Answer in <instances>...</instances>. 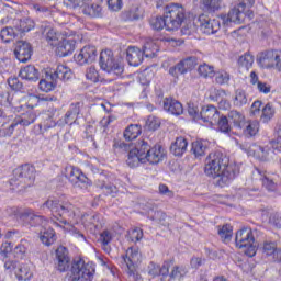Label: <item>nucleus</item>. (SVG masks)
Here are the masks:
<instances>
[{
    "mask_svg": "<svg viewBox=\"0 0 281 281\" xmlns=\"http://www.w3.org/2000/svg\"><path fill=\"white\" fill-rule=\"evenodd\" d=\"M36 172L34 167L26 164L13 170V177L10 179L9 184L11 190L23 192V190L34 186Z\"/></svg>",
    "mask_w": 281,
    "mask_h": 281,
    "instance_id": "20e7f679",
    "label": "nucleus"
},
{
    "mask_svg": "<svg viewBox=\"0 0 281 281\" xmlns=\"http://www.w3.org/2000/svg\"><path fill=\"white\" fill-rule=\"evenodd\" d=\"M210 100L213 102H220L224 98H227V92L223 89H214L211 94L209 95Z\"/></svg>",
    "mask_w": 281,
    "mask_h": 281,
    "instance_id": "4d7b16f0",
    "label": "nucleus"
},
{
    "mask_svg": "<svg viewBox=\"0 0 281 281\" xmlns=\"http://www.w3.org/2000/svg\"><path fill=\"white\" fill-rule=\"evenodd\" d=\"M16 126H19V123L14 119L8 127L0 130L1 137H12Z\"/></svg>",
    "mask_w": 281,
    "mask_h": 281,
    "instance_id": "13d9d810",
    "label": "nucleus"
},
{
    "mask_svg": "<svg viewBox=\"0 0 281 281\" xmlns=\"http://www.w3.org/2000/svg\"><path fill=\"white\" fill-rule=\"evenodd\" d=\"M233 228L232 225L225 224L218 229V236L224 243H229L232 240Z\"/></svg>",
    "mask_w": 281,
    "mask_h": 281,
    "instance_id": "09e8293b",
    "label": "nucleus"
},
{
    "mask_svg": "<svg viewBox=\"0 0 281 281\" xmlns=\"http://www.w3.org/2000/svg\"><path fill=\"white\" fill-rule=\"evenodd\" d=\"M19 267H20V263L16 260H7L4 262V269L8 273H14L15 274Z\"/></svg>",
    "mask_w": 281,
    "mask_h": 281,
    "instance_id": "e2e57ef3",
    "label": "nucleus"
},
{
    "mask_svg": "<svg viewBox=\"0 0 281 281\" xmlns=\"http://www.w3.org/2000/svg\"><path fill=\"white\" fill-rule=\"evenodd\" d=\"M56 126V120L52 113H45L42 115V121L38 124L41 133H45V131H49V128H54Z\"/></svg>",
    "mask_w": 281,
    "mask_h": 281,
    "instance_id": "4c0bfd02",
    "label": "nucleus"
},
{
    "mask_svg": "<svg viewBox=\"0 0 281 281\" xmlns=\"http://www.w3.org/2000/svg\"><path fill=\"white\" fill-rule=\"evenodd\" d=\"M82 12L86 16L98 19L99 16H102V7L100 4L90 3L89 0H86L83 2Z\"/></svg>",
    "mask_w": 281,
    "mask_h": 281,
    "instance_id": "c756f323",
    "label": "nucleus"
},
{
    "mask_svg": "<svg viewBox=\"0 0 281 281\" xmlns=\"http://www.w3.org/2000/svg\"><path fill=\"white\" fill-rule=\"evenodd\" d=\"M87 0H64V5L69 10H76V8H82Z\"/></svg>",
    "mask_w": 281,
    "mask_h": 281,
    "instance_id": "0e129e2a",
    "label": "nucleus"
},
{
    "mask_svg": "<svg viewBox=\"0 0 281 281\" xmlns=\"http://www.w3.org/2000/svg\"><path fill=\"white\" fill-rule=\"evenodd\" d=\"M113 148L117 150V153H131V144H126L122 140L115 142Z\"/></svg>",
    "mask_w": 281,
    "mask_h": 281,
    "instance_id": "338daca9",
    "label": "nucleus"
},
{
    "mask_svg": "<svg viewBox=\"0 0 281 281\" xmlns=\"http://www.w3.org/2000/svg\"><path fill=\"white\" fill-rule=\"evenodd\" d=\"M164 157H166V149H164L161 145H155L154 147H150L146 162L153 165L159 164V161H164Z\"/></svg>",
    "mask_w": 281,
    "mask_h": 281,
    "instance_id": "c85d7f7f",
    "label": "nucleus"
},
{
    "mask_svg": "<svg viewBox=\"0 0 281 281\" xmlns=\"http://www.w3.org/2000/svg\"><path fill=\"white\" fill-rule=\"evenodd\" d=\"M165 16L169 32L179 30L186 21V8L177 3H171L165 8Z\"/></svg>",
    "mask_w": 281,
    "mask_h": 281,
    "instance_id": "6e6552de",
    "label": "nucleus"
},
{
    "mask_svg": "<svg viewBox=\"0 0 281 281\" xmlns=\"http://www.w3.org/2000/svg\"><path fill=\"white\" fill-rule=\"evenodd\" d=\"M254 243H256V239L254 238L251 228H243L236 233L235 244L238 249H244V247L254 245Z\"/></svg>",
    "mask_w": 281,
    "mask_h": 281,
    "instance_id": "f3484780",
    "label": "nucleus"
},
{
    "mask_svg": "<svg viewBox=\"0 0 281 281\" xmlns=\"http://www.w3.org/2000/svg\"><path fill=\"white\" fill-rule=\"evenodd\" d=\"M19 281H30L32 279V270L26 265H20L15 271Z\"/></svg>",
    "mask_w": 281,
    "mask_h": 281,
    "instance_id": "37998d69",
    "label": "nucleus"
},
{
    "mask_svg": "<svg viewBox=\"0 0 281 281\" xmlns=\"http://www.w3.org/2000/svg\"><path fill=\"white\" fill-rule=\"evenodd\" d=\"M201 5L204 12L212 14L221 10V5H223V1L222 0H201Z\"/></svg>",
    "mask_w": 281,
    "mask_h": 281,
    "instance_id": "f704fd0d",
    "label": "nucleus"
},
{
    "mask_svg": "<svg viewBox=\"0 0 281 281\" xmlns=\"http://www.w3.org/2000/svg\"><path fill=\"white\" fill-rule=\"evenodd\" d=\"M262 254L268 256L272 262H281V248H278L276 241L265 240L262 244Z\"/></svg>",
    "mask_w": 281,
    "mask_h": 281,
    "instance_id": "412c9836",
    "label": "nucleus"
},
{
    "mask_svg": "<svg viewBox=\"0 0 281 281\" xmlns=\"http://www.w3.org/2000/svg\"><path fill=\"white\" fill-rule=\"evenodd\" d=\"M237 63L239 67H244L245 69H250V67H252L254 65V55L246 53L238 58Z\"/></svg>",
    "mask_w": 281,
    "mask_h": 281,
    "instance_id": "603ef678",
    "label": "nucleus"
},
{
    "mask_svg": "<svg viewBox=\"0 0 281 281\" xmlns=\"http://www.w3.org/2000/svg\"><path fill=\"white\" fill-rule=\"evenodd\" d=\"M257 172L260 175V181L265 190L268 192L278 191V183H280V176L278 173H271L260 169H257Z\"/></svg>",
    "mask_w": 281,
    "mask_h": 281,
    "instance_id": "4468645a",
    "label": "nucleus"
},
{
    "mask_svg": "<svg viewBox=\"0 0 281 281\" xmlns=\"http://www.w3.org/2000/svg\"><path fill=\"white\" fill-rule=\"evenodd\" d=\"M52 212L50 222L56 227H61L65 232H70L76 238H85V235L71 225V221L76 218V206L68 201L60 202L58 200L48 199L42 205Z\"/></svg>",
    "mask_w": 281,
    "mask_h": 281,
    "instance_id": "f03ea898",
    "label": "nucleus"
},
{
    "mask_svg": "<svg viewBox=\"0 0 281 281\" xmlns=\"http://www.w3.org/2000/svg\"><path fill=\"white\" fill-rule=\"evenodd\" d=\"M15 122L21 126H30V124H34V122H36V112L30 110L21 116L15 117Z\"/></svg>",
    "mask_w": 281,
    "mask_h": 281,
    "instance_id": "e433bc0d",
    "label": "nucleus"
},
{
    "mask_svg": "<svg viewBox=\"0 0 281 281\" xmlns=\"http://www.w3.org/2000/svg\"><path fill=\"white\" fill-rule=\"evenodd\" d=\"M46 78L47 80L56 81L58 85V82H68V80H71L74 72L66 65H57L56 68H50L46 71Z\"/></svg>",
    "mask_w": 281,
    "mask_h": 281,
    "instance_id": "9b49d317",
    "label": "nucleus"
},
{
    "mask_svg": "<svg viewBox=\"0 0 281 281\" xmlns=\"http://www.w3.org/2000/svg\"><path fill=\"white\" fill-rule=\"evenodd\" d=\"M239 148L244 150L249 157H257L260 153V145L250 142H244L239 144Z\"/></svg>",
    "mask_w": 281,
    "mask_h": 281,
    "instance_id": "58836bf2",
    "label": "nucleus"
},
{
    "mask_svg": "<svg viewBox=\"0 0 281 281\" xmlns=\"http://www.w3.org/2000/svg\"><path fill=\"white\" fill-rule=\"evenodd\" d=\"M159 126H161V122H159V119H157L156 116H149L147 119L146 128H148V131H157Z\"/></svg>",
    "mask_w": 281,
    "mask_h": 281,
    "instance_id": "680f3d73",
    "label": "nucleus"
},
{
    "mask_svg": "<svg viewBox=\"0 0 281 281\" xmlns=\"http://www.w3.org/2000/svg\"><path fill=\"white\" fill-rule=\"evenodd\" d=\"M258 131H260V123L257 120L245 121L244 135H246V137H256Z\"/></svg>",
    "mask_w": 281,
    "mask_h": 281,
    "instance_id": "c9c22d12",
    "label": "nucleus"
},
{
    "mask_svg": "<svg viewBox=\"0 0 281 281\" xmlns=\"http://www.w3.org/2000/svg\"><path fill=\"white\" fill-rule=\"evenodd\" d=\"M106 3L111 12H120L124 8V0H108Z\"/></svg>",
    "mask_w": 281,
    "mask_h": 281,
    "instance_id": "052dcab7",
    "label": "nucleus"
},
{
    "mask_svg": "<svg viewBox=\"0 0 281 281\" xmlns=\"http://www.w3.org/2000/svg\"><path fill=\"white\" fill-rule=\"evenodd\" d=\"M210 148V144L207 140H195L192 143L191 153L194 155V157H205V153H207Z\"/></svg>",
    "mask_w": 281,
    "mask_h": 281,
    "instance_id": "2f4dec72",
    "label": "nucleus"
},
{
    "mask_svg": "<svg viewBox=\"0 0 281 281\" xmlns=\"http://www.w3.org/2000/svg\"><path fill=\"white\" fill-rule=\"evenodd\" d=\"M99 188L102 190L105 196L114 198L117 194V187L111 182L103 181L101 184H99Z\"/></svg>",
    "mask_w": 281,
    "mask_h": 281,
    "instance_id": "de8ad7c7",
    "label": "nucleus"
},
{
    "mask_svg": "<svg viewBox=\"0 0 281 281\" xmlns=\"http://www.w3.org/2000/svg\"><path fill=\"white\" fill-rule=\"evenodd\" d=\"M281 58V50H266L257 56V63L263 69L278 67V61Z\"/></svg>",
    "mask_w": 281,
    "mask_h": 281,
    "instance_id": "f8f14e48",
    "label": "nucleus"
},
{
    "mask_svg": "<svg viewBox=\"0 0 281 281\" xmlns=\"http://www.w3.org/2000/svg\"><path fill=\"white\" fill-rule=\"evenodd\" d=\"M27 249H30V241L27 239H22L18 246L14 248V252L18 258H23L25 254H27Z\"/></svg>",
    "mask_w": 281,
    "mask_h": 281,
    "instance_id": "864d4df0",
    "label": "nucleus"
},
{
    "mask_svg": "<svg viewBox=\"0 0 281 281\" xmlns=\"http://www.w3.org/2000/svg\"><path fill=\"white\" fill-rule=\"evenodd\" d=\"M41 32L43 36H45L48 45H52V47H56V45H58V32L55 31L54 26H52V23L42 22Z\"/></svg>",
    "mask_w": 281,
    "mask_h": 281,
    "instance_id": "5701e85b",
    "label": "nucleus"
},
{
    "mask_svg": "<svg viewBox=\"0 0 281 281\" xmlns=\"http://www.w3.org/2000/svg\"><path fill=\"white\" fill-rule=\"evenodd\" d=\"M74 58L79 65L95 63V58H98V48L91 45L83 46L80 52L74 56Z\"/></svg>",
    "mask_w": 281,
    "mask_h": 281,
    "instance_id": "ddd939ff",
    "label": "nucleus"
},
{
    "mask_svg": "<svg viewBox=\"0 0 281 281\" xmlns=\"http://www.w3.org/2000/svg\"><path fill=\"white\" fill-rule=\"evenodd\" d=\"M149 25L150 27H153V30L156 31L164 30V27L168 30V22H166V13H164V16H151L149 20Z\"/></svg>",
    "mask_w": 281,
    "mask_h": 281,
    "instance_id": "79ce46f5",
    "label": "nucleus"
},
{
    "mask_svg": "<svg viewBox=\"0 0 281 281\" xmlns=\"http://www.w3.org/2000/svg\"><path fill=\"white\" fill-rule=\"evenodd\" d=\"M187 150L188 139L183 137L176 138L175 143L170 146V153H172L175 157H182Z\"/></svg>",
    "mask_w": 281,
    "mask_h": 281,
    "instance_id": "7c9ffc66",
    "label": "nucleus"
},
{
    "mask_svg": "<svg viewBox=\"0 0 281 281\" xmlns=\"http://www.w3.org/2000/svg\"><path fill=\"white\" fill-rule=\"evenodd\" d=\"M221 113L214 105H205L202 108L200 112V120H203L207 124H211V126H216V123L218 122V116Z\"/></svg>",
    "mask_w": 281,
    "mask_h": 281,
    "instance_id": "4be33fe9",
    "label": "nucleus"
},
{
    "mask_svg": "<svg viewBox=\"0 0 281 281\" xmlns=\"http://www.w3.org/2000/svg\"><path fill=\"white\" fill-rule=\"evenodd\" d=\"M144 16V9L139 4H133L127 10L123 11L121 19L123 21H139Z\"/></svg>",
    "mask_w": 281,
    "mask_h": 281,
    "instance_id": "cd10ccee",
    "label": "nucleus"
},
{
    "mask_svg": "<svg viewBox=\"0 0 281 281\" xmlns=\"http://www.w3.org/2000/svg\"><path fill=\"white\" fill-rule=\"evenodd\" d=\"M95 267L92 263H85V260L78 258L71 263L67 273L69 281H93Z\"/></svg>",
    "mask_w": 281,
    "mask_h": 281,
    "instance_id": "39448f33",
    "label": "nucleus"
},
{
    "mask_svg": "<svg viewBox=\"0 0 281 281\" xmlns=\"http://www.w3.org/2000/svg\"><path fill=\"white\" fill-rule=\"evenodd\" d=\"M8 212L16 216L21 223L30 225L31 227H45V225H47L45 216L36 214L32 209H19L13 206L8 209Z\"/></svg>",
    "mask_w": 281,
    "mask_h": 281,
    "instance_id": "0eeeda50",
    "label": "nucleus"
},
{
    "mask_svg": "<svg viewBox=\"0 0 281 281\" xmlns=\"http://www.w3.org/2000/svg\"><path fill=\"white\" fill-rule=\"evenodd\" d=\"M122 262L126 266V273L133 281H142V274L137 272V268L142 262V252L138 247L127 248L125 255L122 256Z\"/></svg>",
    "mask_w": 281,
    "mask_h": 281,
    "instance_id": "423d86ee",
    "label": "nucleus"
},
{
    "mask_svg": "<svg viewBox=\"0 0 281 281\" xmlns=\"http://www.w3.org/2000/svg\"><path fill=\"white\" fill-rule=\"evenodd\" d=\"M274 133L277 135V139L271 142L272 148L276 150H281V122L277 123Z\"/></svg>",
    "mask_w": 281,
    "mask_h": 281,
    "instance_id": "bf43d9fd",
    "label": "nucleus"
},
{
    "mask_svg": "<svg viewBox=\"0 0 281 281\" xmlns=\"http://www.w3.org/2000/svg\"><path fill=\"white\" fill-rule=\"evenodd\" d=\"M64 175L66 179L77 188H85L89 183V178H87L78 167L67 166Z\"/></svg>",
    "mask_w": 281,
    "mask_h": 281,
    "instance_id": "9d476101",
    "label": "nucleus"
},
{
    "mask_svg": "<svg viewBox=\"0 0 281 281\" xmlns=\"http://www.w3.org/2000/svg\"><path fill=\"white\" fill-rule=\"evenodd\" d=\"M215 82L217 85H227L229 82V74L225 71L217 72L215 75Z\"/></svg>",
    "mask_w": 281,
    "mask_h": 281,
    "instance_id": "774afa93",
    "label": "nucleus"
},
{
    "mask_svg": "<svg viewBox=\"0 0 281 281\" xmlns=\"http://www.w3.org/2000/svg\"><path fill=\"white\" fill-rule=\"evenodd\" d=\"M245 9H243V4H237L229 10L227 15H222V21L224 25H227V23L240 24L245 21Z\"/></svg>",
    "mask_w": 281,
    "mask_h": 281,
    "instance_id": "dca6fc26",
    "label": "nucleus"
},
{
    "mask_svg": "<svg viewBox=\"0 0 281 281\" xmlns=\"http://www.w3.org/2000/svg\"><path fill=\"white\" fill-rule=\"evenodd\" d=\"M99 65L102 71L112 76V78H102L100 80V74L95 69V67H90L86 70L87 80H91V82H102V85H109L113 82V80H117L122 74H124V61H120L115 59L113 55V50L105 49L100 54Z\"/></svg>",
    "mask_w": 281,
    "mask_h": 281,
    "instance_id": "7ed1b4c3",
    "label": "nucleus"
},
{
    "mask_svg": "<svg viewBox=\"0 0 281 281\" xmlns=\"http://www.w3.org/2000/svg\"><path fill=\"white\" fill-rule=\"evenodd\" d=\"M249 102V99L247 98V92L243 89H237L235 91V97L233 99V104L237 109H241V106H246V104Z\"/></svg>",
    "mask_w": 281,
    "mask_h": 281,
    "instance_id": "ea45409f",
    "label": "nucleus"
},
{
    "mask_svg": "<svg viewBox=\"0 0 281 281\" xmlns=\"http://www.w3.org/2000/svg\"><path fill=\"white\" fill-rule=\"evenodd\" d=\"M200 21V30L203 34H216L218 30H221V20L205 18V15H201L199 18Z\"/></svg>",
    "mask_w": 281,
    "mask_h": 281,
    "instance_id": "a211bd4d",
    "label": "nucleus"
},
{
    "mask_svg": "<svg viewBox=\"0 0 281 281\" xmlns=\"http://www.w3.org/2000/svg\"><path fill=\"white\" fill-rule=\"evenodd\" d=\"M228 120L236 126L237 128H244L245 127V115L243 113L233 110L228 112Z\"/></svg>",
    "mask_w": 281,
    "mask_h": 281,
    "instance_id": "a19ab883",
    "label": "nucleus"
},
{
    "mask_svg": "<svg viewBox=\"0 0 281 281\" xmlns=\"http://www.w3.org/2000/svg\"><path fill=\"white\" fill-rule=\"evenodd\" d=\"M204 172L207 177L217 179V184L223 188L229 181L236 179L240 169L236 165H229V158L221 151L212 153L205 159Z\"/></svg>",
    "mask_w": 281,
    "mask_h": 281,
    "instance_id": "f257e3e1",
    "label": "nucleus"
},
{
    "mask_svg": "<svg viewBox=\"0 0 281 281\" xmlns=\"http://www.w3.org/2000/svg\"><path fill=\"white\" fill-rule=\"evenodd\" d=\"M157 52V45L153 43V41L147 42L142 49L143 56L146 58H155Z\"/></svg>",
    "mask_w": 281,
    "mask_h": 281,
    "instance_id": "3c124183",
    "label": "nucleus"
},
{
    "mask_svg": "<svg viewBox=\"0 0 281 281\" xmlns=\"http://www.w3.org/2000/svg\"><path fill=\"white\" fill-rule=\"evenodd\" d=\"M150 145L146 140H138L135 148L130 150V153L127 154V166L130 168H137L139 164H146V160L148 159V155L150 153Z\"/></svg>",
    "mask_w": 281,
    "mask_h": 281,
    "instance_id": "1a4fd4ad",
    "label": "nucleus"
},
{
    "mask_svg": "<svg viewBox=\"0 0 281 281\" xmlns=\"http://www.w3.org/2000/svg\"><path fill=\"white\" fill-rule=\"evenodd\" d=\"M170 261H165L162 263V267H159V265L155 262H150L147 267V271L151 278H157V276H161L160 281H166L168 278V272L170 271Z\"/></svg>",
    "mask_w": 281,
    "mask_h": 281,
    "instance_id": "aec40b11",
    "label": "nucleus"
},
{
    "mask_svg": "<svg viewBox=\"0 0 281 281\" xmlns=\"http://www.w3.org/2000/svg\"><path fill=\"white\" fill-rule=\"evenodd\" d=\"M179 71H190V69H194L196 67V57H188L181 61H179Z\"/></svg>",
    "mask_w": 281,
    "mask_h": 281,
    "instance_id": "49530a36",
    "label": "nucleus"
},
{
    "mask_svg": "<svg viewBox=\"0 0 281 281\" xmlns=\"http://www.w3.org/2000/svg\"><path fill=\"white\" fill-rule=\"evenodd\" d=\"M22 80H27L29 82H38L41 79V71L34 65H27L20 69L19 72Z\"/></svg>",
    "mask_w": 281,
    "mask_h": 281,
    "instance_id": "a878e982",
    "label": "nucleus"
},
{
    "mask_svg": "<svg viewBox=\"0 0 281 281\" xmlns=\"http://www.w3.org/2000/svg\"><path fill=\"white\" fill-rule=\"evenodd\" d=\"M126 60L131 67H139L144 63V53L135 46H130L126 50Z\"/></svg>",
    "mask_w": 281,
    "mask_h": 281,
    "instance_id": "b1692460",
    "label": "nucleus"
},
{
    "mask_svg": "<svg viewBox=\"0 0 281 281\" xmlns=\"http://www.w3.org/2000/svg\"><path fill=\"white\" fill-rule=\"evenodd\" d=\"M138 135H142V125L139 124H130L123 132V137L126 142L137 139Z\"/></svg>",
    "mask_w": 281,
    "mask_h": 281,
    "instance_id": "473e14b6",
    "label": "nucleus"
},
{
    "mask_svg": "<svg viewBox=\"0 0 281 281\" xmlns=\"http://www.w3.org/2000/svg\"><path fill=\"white\" fill-rule=\"evenodd\" d=\"M57 56L64 58L65 56H69V54H74V50L76 49V40L66 37L57 43Z\"/></svg>",
    "mask_w": 281,
    "mask_h": 281,
    "instance_id": "bb28decb",
    "label": "nucleus"
},
{
    "mask_svg": "<svg viewBox=\"0 0 281 281\" xmlns=\"http://www.w3.org/2000/svg\"><path fill=\"white\" fill-rule=\"evenodd\" d=\"M216 125L221 133H229V131H232V127L229 126V120L225 115L218 116Z\"/></svg>",
    "mask_w": 281,
    "mask_h": 281,
    "instance_id": "5fc2aeb1",
    "label": "nucleus"
},
{
    "mask_svg": "<svg viewBox=\"0 0 281 281\" xmlns=\"http://www.w3.org/2000/svg\"><path fill=\"white\" fill-rule=\"evenodd\" d=\"M40 240L46 247H52L56 243V232L53 228H43L40 233Z\"/></svg>",
    "mask_w": 281,
    "mask_h": 281,
    "instance_id": "72a5a7b5",
    "label": "nucleus"
},
{
    "mask_svg": "<svg viewBox=\"0 0 281 281\" xmlns=\"http://www.w3.org/2000/svg\"><path fill=\"white\" fill-rule=\"evenodd\" d=\"M56 269L60 273L69 271L71 259L69 258V250L65 246H59L56 250Z\"/></svg>",
    "mask_w": 281,
    "mask_h": 281,
    "instance_id": "2eb2a0df",
    "label": "nucleus"
},
{
    "mask_svg": "<svg viewBox=\"0 0 281 281\" xmlns=\"http://www.w3.org/2000/svg\"><path fill=\"white\" fill-rule=\"evenodd\" d=\"M198 72L203 78H214V67L207 64L200 65L198 68Z\"/></svg>",
    "mask_w": 281,
    "mask_h": 281,
    "instance_id": "6e6d98bb",
    "label": "nucleus"
},
{
    "mask_svg": "<svg viewBox=\"0 0 281 281\" xmlns=\"http://www.w3.org/2000/svg\"><path fill=\"white\" fill-rule=\"evenodd\" d=\"M32 44L20 41L16 43L14 55L20 63H27L32 58Z\"/></svg>",
    "mask_w": 281,
    "mask_h": 281,
    "instance_id": "6ab92c4d",
    "label": "nucleus"
},
{
    "mask_svg": "<svg viewBox=\"0 0 281 281\" xmlns=\"http://www.w3.org/2000/svg\"><path fill=\"white\" fill-rule=\"evenodd\" d=\"M58 87V83L54 79H47V75L45 79H41L38 83V88L41 91L45 93H49V91H54Z\"/></svg>",
    "mask_w": 281,
    "mask_h": 281,
    "instance_id": "c03bdc74",
    "label": "nucleus"
},
{
    "mask_svg": "<svg viewBox=\"0 0 281 281\" xmlns=\"http://www.w3.org/2000/svg\"><path fill=\"white\" fill-rule=\"evenodd\" d=\"M8 85L13 91H21L23 89V82H20L16 77H10Z\"/></svg>",
    "mask_w": 281,
    "mask_h": 281,
    "instance_id": "69168bd1",
    "label": "nucleus"
},
{
    "mask_svg": "<svg viewBox=\"0 0 281 281\" xmlns=\"http://www.w3.org/2000/svg\"><path fill=\"white\" fill-rule=\"evenodd\" d=\"M0 38L2 43H11V41L16 38V33L13 27L7 26L0 31Z\"/></svg>",
    "mask_w": 281,
    "mask_h": 281,
    "instance_id": "a18cd8bd",
    "label": "nucleus"
},
{
    "mask_svg": "<svg viewBox=\"0 0 281 281\" xmlns=\"http://www.w3.org/2000/svg\"><path fill=\"white\" fill-rule=\"evenodd\" d=\"M273 115H276V110H273L271 103L266 104L262 108L261 122H263V124H267L273 117Z\"/></svg>",
    "mask_w": 281,
    "mask_h": 281,
    "instance_id": "8fccbe9b",
    "label": "nucleus"
},
{
    "mask_svg": "<svg viewBox=\"0 0 281 281\" xmlns=\"http://www.w3.org/2000/svg\"><path fill=\"white\" fill-rule=\"evenodd\" d=\"M164 110L170 115H183V104L173 98H166L162 101Z\"/></svg>",
    "mask_w": 281,
    "mask_h": 281,
    "instance_id": "393cba45",
    "label": "nucleus"
}]
</instances>
